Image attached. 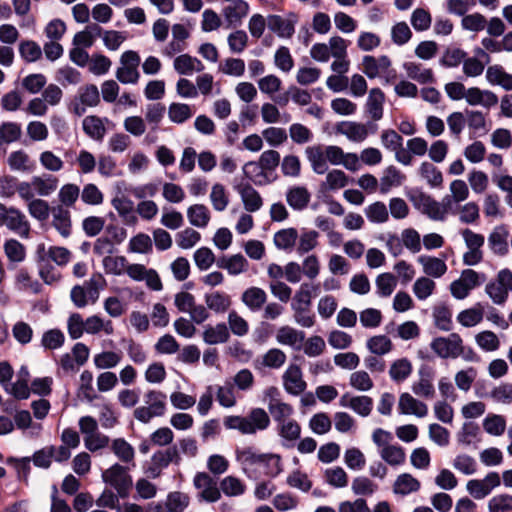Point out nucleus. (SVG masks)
I'll return each instance as SVG.
<instances>
[{
	"instance_id": "obj_1",
	"label": "nucleus",
	"mask_w": 512,
	"mask_h": 512,
	"mask_svg": "<svg viewBox=\"0 0 512 512\" xmlns=\"http://www.w3.org/2000/svg\"><path fill=\"white\" fill-rule=\"evenodd\" d=\"M224 425L227 429L238 430L242 434H255L269 427L270 418L263 408H253L246 416H227Z\"/></svg>"
},
{
	"instance_id": "obj_2",
	"label": "nucleus",
	"mask_w": 512,
	"mask_h": 512,
	"mask_svg": "<svg viewBox=\"0 0 512 512\" xmlns=\"http://www.w3.org/2000/svg\"><path fill=\"white\" fill-rule=\"evenodd\" d=\"M144 405L134 409V418L148 424L153 418L163 417L167 410V395L160 390H148L143 397Z\"/></svg>"
},
{
	"instance_id": "obj_3",
	"label": "nucleus",
	"mask_w": 512,
	"mask_h": 512,
	"mask_svg": "<svg viewBox=\"0 0 512 512\" xmlns=\"http://www.w3.org/2000/svg\"><path fill=\"white\" fill-rule=\"evenodd\" d=\"M280 164V154L276 150H266L259 158V165L261 170L254 176L252 175L250 168L258 170V163L255 161H249L243 166V174L245 178L252 181L255 185L263 186L271 182L267 178V172L274 171Z\"/></svg>"
},
{
	"instance_id": "obj_4",
	"label": "nucleus",
	"mask_w": 512,
	"mask_h": 512,
	"mask_svg": "<svg viewBox=\"0 0 512 512\" xmlns=\"http://www.w3.org/2000/svg\"><path fill=\"white\" fill-rule=\"evenodd\" d=\"M3 226L22 239L30 237L31 225L25 214L15 207L0 203V227Z\"/></svg>"
},
{
	"instance_id": "obj_5",
	"label": "nucleus",
	"mask_w": 512,
	"mask_h": 512,
	"mask_svg": "<svg viewBox=\"0 0 512 512\" xmlns=\"http://www.w3.org/2000/svg\"><path fill=\"white\" fill-rule=\"evenodd\" d=\"M121 66L116 70V78L122 84H136L139 81L140 56L136 51H125L120 57Z\"/></svg>"
},
{
	"instance_id": "obj_6",
	"label": "nucleus",
	"mask_w": 512,
	"mask_h": 512,
	"mask_svg": "<svg viewBox=\"0 0 512 512\" xmlns=\"http://www.w3.org/2000/svg\"><path fill=\"white\" fill-rule=\"evenodd\" d=\"M485 291L493 303L503 305L512 291V272L507 268L500 270L496 280L486 285Z\"/></svg>"
},
{
	"instance_id": "obj_7",
	"label": "nucleus",
	"mask_w": 512,
	"mask_h": 512,
	"mask_svg": "<svg viewBox=\"0 0 512 512\" xmlns=\"http://www.w3.org/2000/svg\"><path fill=\"white\" fill-rule=\"evenodd\" d=\"M103 481L113 487L121 498L129 494L132 487V478L127 469L120 464H114L102 473Z\"/></svg>"
},
{
	"instance_id": "obj_8",
	"label": "nucleus",
	"mask_w": 512,
	"mask_h": 512,
	"mask_svg": "<svg viewBox=\"0 0 512 512\" xmlns=\"http://www.w3.org/2000/svg\"><path fill=\"white\" fill-rule=\"evenodd\" d=\"M193 483L195 488L200 490L198 496L201 500L212 503L220 499V488H218L216 480L209 474L198 472L194 476Z\"/></svg>"
},
{
	"instance_id": "obj_9",
	"label": "nucleus",
	"mask_w": 512,
	"mask_h": 512,
	"mask_svg": "<svg viewBox=\"0 0 512 512\" xmlns=\"http://www.w3.org/2000/svg\"><path fill=\"white\" fill-rule=\"evenodd\" d=\"M462 343V338L457 333H451L448 337H437L431 342V349L440 358H458V347Z\"/></svg>"
},
{
	"instance_id": "obj_10",
	"label": "nucleus",
	"mask_w": 512,
	"mask_h": 512,
	"mask_svg": "<svg viewBox=\"0 0 512 512\" xmlns=\"http://www.w3.org/2000/svg\"><path fill=\"white\" fill-rule=\"evenodd\" d=\"M71 252L61 246H50L46 249L45 244L41 243L36 249V260L38 263L53 261L58 266H65L71 260Z\"/></svg>"
},
{
	"instance_id": "obj_11",
	"label": "nucleus",
	"mask_w": 512,
	"mask_h": 512,
	"mask_svg": "<svg viewBox=\"0 0 512 512\" xmlns=\"http://www.w3.org/2000/svg\"><path fill=\"white\" fill-rule=\"evenodd\" d=\"M234 190L240 195L246 211L257 212L263 206V199L259 192L249 182H234Z\"/></svg>"
},
{
	"instance_id": "obj_12",
	"label": "nucleus",
	"mask_w": 512,
	"mask_h": 512,
	"mask_svg": "<svg viewBox=\"0 0 512 512\" xmlns=\"http://www.w3.org/2000/svg\"><path fill=\"white\" fill-rule=\"evenodd\" d=\"M339 405L351 409L361 417H367L372 412L373 399L366 395L352 396L345 393L341 396Z\"/></svg>"
},
{
	"instance_id": "obj_13",
	"label": "nucleus",
	"mask_w": 512,
	"mask_h": 512,
	"mask_svg": "<svg viewBox=\"0 0 512 512\" xmlns=\"http://www.w3.org/2000/svg\"><path fill=\"white\" fill-rule=\"evenodd\" d=\"M282 379L285 391L294 396L301 394L307 387L302 377L301 368L296 364L289 365Z\"/></svg>"
},
{
	"instance_id": "obj_14",
	"label": "nucleus",
	"mask_w": 512,
	"mask_h": 512,
	"mask_svg": "<svg viewBox=\"0 0 512 512\" xmlns=\"http://www.w3.org/2000/svg\"><path fill=\"white\" fill-rule=\"evenodd\" d=\"M236 460L241 465L244 474L248 478L254 477L253 466L260 465L264 453H259L254 447L237 448Z\"/></svg>"
},
{
	"instance_id": "obj_15",
	"label": "nucleus",
	"mask_w": 512,
	"mask_h": 512,
	"mask_svg": "<svg viewBox=\"0 0 512 512\" xmlns=\"http://www.w3.org/2000/svg\"><path fill=\"white\" fill-rule=\"evenodd\" d=\"M152 464L160 475L162 469L167 468L170 464L180 465L182 458L177 445L169 446L167 449L156 451L151 458Z\"/></svg>"
},
{
	"instance_id": "obj_16",
	"label": "nucleus",
	"mask_w": 512,
	"mask_h": 512,
	"mask_svg": "<svg viewBox=\"0 0 512 512\" xmlns=\"http://www.w3.org/2000/svg\"><path fill=\"white\" fill-rule=\"evenodd\" d=\"M509 231L504 224L496 226L488 236V246L498 256H505L509 252Z\"/></svg>"
},
{
	"instance_id": "obj_17",
	"label": "nucleus",
	"mask_w": 512,
	"mask_h": 512,
	"mask_svg": "<svg viewBox=\"0 0 512 512\" xmlns=\"http://www.w3.org/2000/svg\"><path fill=\"white\" fill-rule=\"evenodd\" d=\"M362 71L369 78L380 77L386 68L391 66V60L386 55L376 58L372 55H365L362 59Z\"/></svg>"
},
{
	"instance_id": "obj_18",
	"label": "nucleus",
	"mask_w": 512,
	"mask_h": 512,
	"mask_svg": "<svg viewBox=\"0 0 512 512\" xmlns=\"http://www.w3.org/2000/svg\"><path fill=\"white\" fill-rule=\"evenodd\" d=\"M465 99L469 105H482L491 108L498 103L497 95L490 90H481L478 87H471L466 90Z\"/></svg>"
},
{
	"instance_id": "obj_19",
	"label": "nucleus",
	"mask_w": 512,
	"mask_h": 512,
	"mask_svg": "<svg viewBox=\"0 0 512 512\" xmlns=\"http://www.w3.org/2000/svg\"><path fill=\"white\" fill-rule=\"evenodd\" d=\"M398 409L400 414H413L419 418L425 417L428 414L427 405L415 399L409 393H402L400 395Z\"/></svg>"
},
{
	"instance_id": "obj_20",
	"label": "nucleus",
	"mask_w": 512,
	"mask_h": 512,
	"mask_svg": "<svg viewBox=\"0 0 512 512\" xmlns=\"http://www.w3.org/2000/svg\"><path fill=\"white\" fill-rule=\"evenodd\" d=\"M105 122H109L108 118L89 115L83 119L82 128L89 138L102 142L106 134Z\"/></svg>"
},
{
	"instance_id": "obj_21",
	"label": "nucleus",
	"mask_w": 512,
	"mask_h": 512,
	"mask_svg": "<svg viewBox=\"0 0 512 512\" xmlns=\"http://www.w3.org/2000/svg\"><path fill=\"white\" fill-rule=\"evenodd\" d=\"M216 265L220 269H225L227 272L236 276L246 272L249 266L247 259L242 254H235L231 256H221L217 259Z\"/></svg>"
},
{
	"instance_id": "obj_22",
	"label": "nucleus",
	"mask_w": 512,
	"mask_h": 512,
	"mask_svg": "<svg viewBox=\"0 0 512 512\" xmlns=\"http://www.w3.org/2000/svg\"><path fill=\"white\" fill-rule=\"evenodd\" d=\"M249 4L245 0H234L231 5H228L223 10V15L228 23V26H238L242 23L249 13Z\"/></svg>"
},
{
	"instance_id": "obj_23",
	"label": "nucleus",
	"mask_w": 512,
	"mask_h": 512,
	"mask_svg": "<svg viewBox=\"0 0 512 512\" xmlns=\"http://www.w3.org/2000/svg\"><path fill=\"white\" fill-rule=\"evenodd\" d=\"M305 154L316 174L322 175L328 171L327 158L321 145L308 146L305 149Z\"/></svg>"
},
{
	"instance_id": "obj_24",
	"label": "nucleus",
	"mask_w": 512,
	"mask_h": 512,
	"mask_svg": "<svg viewBox=\"0 0 512 512\" xmlns=\"http://www.w3.org/2000/svg\"><path fill=\"white\" fill-rule=\"evenodd\" d=\"M311 199V194L304 186L290 187L286 192V201L288 205L297 211L304 210Z\"/></svg>"
},
{
	"instance_id": "obj_25",
	"label": "nucleus",
	"mask_w": 512,
	"mask_h": 512,
	"mask_svg": "<svg viewBox=\"0 0 512 512\" xmlns=\"http://www.w3.org/2000/svg\"><path fill=\"white\" fill-rule=\"evenodd\" d=\"M203 341L208 345L226 343L229 340L230 332L225 323H218L215 326L207 325L204 328Z\"/></svg>"
},
{
	"instance_id": "obj_26",
	"label": "nucleus",
	"mask_w": 512,
	"mask_h": 512,
	"mask_svg": "<svg viewBox=\"0 0 512 512\" xmlns=\"http://www.w3.org/2000/svg\"><path fill=\"white\" fill-rule=\"evenodd\" d=\"M111 204L126 225L133 226L137 223L138 219L134 212L132 200L124 196L115 197L112 199Z\"/></svg>"
},
{
	"instance_id": "obj_27",
	"label": "nucleus",
	"mask_w": 512,
	"mask_h": 512,
	"mask_svg": "<svg viewBox=\"0 0 512 512\" xmlns=\"http://www.w3.org/2000/svg\"><path fill=\"white\" fill-rule=\"evenodd\" d=\"M241 300L250 311L257 312L266 303L267 294L262 288L253 286L242 293Z\"/></svg>"
},
{
	"instance_id": "obj_28",
	"label": "nucleus",
	"mask_w": 512,
	"mask_h": 512,
	"mask_svg": "<svg viewBox=\"0 0 512 512\" xmlns=\"http://www.w3.org/2000/svg\"><path fill=\"white\" fill-rule=\"evenodd\" d=\"M278 435L282 438V445L291 448L300 438L301 427L295 420L282 422L278 424Z\"/></svg>"
},
{
	"instance_id": "obj_29",
	"label": "nucleus",
	"mask_w": 512,
	"mask_h": 512,
	"mask_svg": "<svg viewBox=\"0 0 512 512\" xmlns=\"http://www.w3.org/2000/svg\"><path fill=\"white\" fill-rule=\"evenodd\" d=\"M52 214V226L59 232L62 237L68 238L72 231L70 212L67 209H64L62 206H58L53 209Z\"/></svg>"
},
{
	"instance_id": "obj_30",
	"label": "nucleus",
	"mask_w": 512,
	"mask_h": 512,
	"mask_svg": "<svg viewBox=\"0 0 512 512\" xmlns=\"http://www.w3.org/2000/svg\"><path fill=\"white\" fill-rule=\"evenodd\" d=\"M384 101L385 95L380 88L370 90L366 102V111L374 121L382 119Z\"/></svg>"
},
{
	"instance_id": "obj_31",
	"label": "nucleus",
	"mask_w": 512,
	"mask_h": 512,
	"mask_svg": "<svg viewBox=\"0 0 512 512\" xmlns=\"http://www.w3.org/2000/svg\"><path fill=\"white\" fill-rule=\"evenodd\" d=\"M305 339V333L290 326L280 327L276 334L279 344L288 345L299 349Z\"/></svg>"
},
{
	"instance_id": "obj_32",
	"label": "nucleus",
	"mask_w": 512,
	"mask_h": 512,
	"mask_svg": "<svg viewBox=\"0 0 512 512\" xmlns=\"http://www.w3.org/2000/svg\"><path fill=\"white\" fill-rule=\"evenodd\" d=\"M338 132L345 135L349 140L362 142L368 136L367 125L357 122L345 121L338 128Z\"/></svg>"
},
{
	"instance_id": "obj_33",
	"label": "nucleus",
	"mask_w": 512,
	"mask_h": 512,
	"mask_svg": "<svg viewBox=\"0 0 512 512\" xmlns=\"http://www.w3.org/2000/svg\"><path fill=\"white\" fill-rule=\"evenodd\" d=\"M418 261L423 266L424 273L430 277L440 278L447 271V265L443 259L422 255Z\"/></svg>"
},
{
	"instance_id": "obj_34",
	"label": "nucleus",
	"mask_w": 512,
	"mask_h": 512,
	"mask_svg": "<svg viewBox=\"0 0 512 512\" xmlns=\"http://www.w3.org/2000/svg\"><path fill=\"white\" fill-rule=\"evenodd\" d=\"M204 300L207 308L217 314L225 313L231 305L230 296L220 291L206 293L204 295Z\"/></svg>"
},
{
	"instance_id": "obj_35",
	"label": "nucleus",
	"mask_w": 512,
	"mask_h": 512,
	"mask_svg": "<svg viewBox=\"0 0 512 512\" xmlns=\"http://www.w3.org/2000/svg\"><path fill=\"white\" fill-rule=\"evenodd\" d=\"M6 465L15 470L16 478L18 481L29 484V476L31 472V458L30 457H8L5 460Z\"/></svg>"
},
{
	"instance_id": "obj_36",
	"label": "nucleus",
	"mask_w": 512,
	"mask_h": 512,
	"mask_svg": "<svg viewBox=\"0 0 512 512\" xmlns=\"http://www.w3.org/2000/svg\"><path fill=\"white\" fill-rule=\"evenodd\" d=\"M484 309V305L477 302L473 307L461 311L457 321L464 327H474L483 320Z\"/></svg>"
},
{
	"instance_id": "obj_37",
	"label": "nucleus",
	"mask_w": 512,
	"mask_h": 512,
	"mask_svg": "<svg viewBox=\"0 0 512 512\" xmlns=\"http://www.w3.org/2000/svg\"><path fill=\"white\" fill-rule=\"evenodd\" d=\"M420 482L409 473L400 474L393 485V492L402 496L419 491Z\"/></svg>"
},
{
	"instance_id": "obj_38",
	"label": "nucleus",
	"mask_w": 512,
	"mask_h": 512,
	"mask_svg": "<svg viewBox=\"0 0 512 512\" xmlns=\"http://www.w3.org/2000/svg\"><path fill=\"white\" fill-rule=\"evenodd\" d=\"M298 239V232L295 228H285L274 234V244L279 250L291 252Z\"/></svg>"
},
{
	"instance_id": "obj_39",
	"label": "nucleus",
	"mask_w": 512,
	"mask_h": 512,
	"mask_svg": "<svg viewBox=\"0 0 512 512\" xmlns=\"http://www.w3.org/2000/svg\"><path fill=\"white\" fill-rule=\"evenodd\" d=\"M35 193L39 196H49L58 187V179L51 174L32 177Z\"/></svg>"
},
{
	"instance_id": "obj_40",
	"label": "nucleus",
	"mask_w": 512,
	"mask_h": 512,
	"mask_svg": "<svg viewBox=\"0 0 512 512\" xmlns=\"http://www.w3.org/2000/svg\"><path fill=\"white\" fill-rule=\"evenodd\" d=\"M22 135V128L16 122H3L0 125V151H5L4 146L18 141Z\"/></svg>"
},
{
	"instance_id": "obj_41",
	"label": "nucleus",
	"mask_w": 512,
	"mask_h": 512,
	"mask_svg": "<svg viewBox=\"0 0 512 512\" xmlns=\"http://www.w3.org/2000/svg\"><path fill=\"white\" fill-rule=\"evenodd\" d=\"M268 28L281 38H290L295 32L294 23L279 15L268 17Z\"/></svg>"
},
{
	"instance_id": "obj_42",
	"label": "nucleus",
	"mask_w": 512,
	"mask_h": 512,
	"mask_svg": "<svg viewBox=\"0 0 512 512\" xmlns=\"http://www.w3.org/2000/svg\"><path fill=\"white\" fill-rule=\"evenodd\" d=\"M187 217L191 225L205 228L210 221V212L203 204H194L187 209Z\"/></svg>"
},
{
	"instance_id": "obj_43",
	"label": "nucleus",
	"mask_w": 512,
	"mask_h": 512,
	"mask_svg": "<svg viewBox=\"0 0 512 512\" xmlns=\"http://www.w3.org/2000/svg\"><path fill=\"white\" fill-rule=\"evenodd\" d=\"M405 180V176L395 167L389 166L385 169L380 182V191L385 194L390 191L392 187L400 186Z\"/></svg>"
},
{
	"instance_id": "obj_44",
	"label": "nucleus",
	"mask_w": 512,
	"mask_h": 512,
	"mask_svg": "<svg viewBox=\"0 0 512 512\" xmlns=\"http://www.w3.org/2000/svg\"><path fill=\"white\" fill-rule=\"evenodd\" d=\"M404 68L409 78L419 82L420 84H427L434 82V75L431 69H426L414 62H407Z\"/></svg>"
},
{
	"instance_id": "obj_45",
	"label": "nucleus",
	"mask_w": 512,
	"mask_h": 512,
	"mask_svg": "<svg viewBox=\"0 0 512 512\" xmlns=\"http://www.w3.org/2000/svg\"><path fill=\"white\" fill-rule=\"evenodd\" d=\"M379 455L387 464L399 466L405 462V450L399 445H390L379 450Z\"/></svg>"
},
{
	"instance_id": "obj_46",
	"label": "nucleus",
	"mask_w": 512,
	"mask_h": 512,
	"mask_svg": "<svg viewBox=\"0 0 512 512\" xmlns=\"http://www.w3.org/2000/svg\"><path fill=\"white\" fill-rule=\"evenodd\" d=\"M260 466H263L264 474L270 478H276L283 472L281 457L278 454L264 453Z\"/></svg>"
},
{
	"instance_id": "obj_47",
	"label": "nucleus",
	"mask_w": 512,
	"mask_h": 512,
	"mask_svg": "<svg viewBox=\"0 0 512 512\" xmlns=\"http://www.w3.org/2000/svg\"><path fill=\"white\" fill-rule=\"evenodd\" d=\"M4 253L10 262L20 263L26 258V248L16 239H8L5 241Z\"/></svg>"
},
{
	"instance_id": "obj_48",
	"label": "nucleus",
	"mask_w": 512,
	"mask_h": 512,
	"mask_svg": "<svg viewBox=\"0 0 512 512\" xmlns=\"http://www.w3.org/2000/svg\"><path fill=\"white\" fill-rule=\"evenodd\" d=\"M8 164L11 170L22 172L31 171L34 166L28 154L23 150L12 152L8 157Z\"/></svg>"
},
{
	"instance_id": "obj_49",
	"label": "nucleus",
	"mask_w": 512,
	"mask_h": 512,
	"mask_svg": "<svg viewBox=\"0 0 512 512\" xmlns=\"http://www.w3.org/2000/svg\"><path fill=\"white\" fill-rule=\"evenodd\" d=\"M366 346L372 354L379 356L389 353L393 348L390 338L386 335H377L369 338Z\"/></svg>"
},
{
	"instance_id": "obj_50",
	"label": "nucleus",
	"mask_w": 512,
	"mask_h": 512,
	"mask_svg": "<svg viewBox=\"0 0 512 512\" xmlns=\"http://www.w3.org/2000/svg\"><path fill=\"white\" fill-rule=\"evenodd\" d=\"M220 490L229 497H237L244 494L245 484L235 476H226L220 482Z\"/></svg>"
},
{
	"instance_id": "obj_51",
	"label": "nucleus",
	"mask_w": 512,
	"mask_h": 512,
	"mask_svg": "<svg viewBox=\"0 0 512 512\" xmlns=\"http://www.w3.org/2000/svg\"><path fill=\"white\" fill-rule=\"evenodd\" d=\"M419 174L431 187H440L443 183L441 171L430 162H423L421 164Z\"/></svg>"
},
{
	"instance_id": "obj_52",
	"label": "nucleus",
	"mask_w": 512,
	"mask_h": 512,
	"mask_svg": "<svg viewBox=\"0 0 512 512\" xmlns=\"http://www.w3.org/2000/svg\"><path fill=\"white\" fill-rule=\"evenodd\" d=\"M364 212L367 219L372 223H385L389 219L387 207L381 201H376L368 205Z\"/></svg>"
},
{
	"instance_id": "obj_53",
	"label": "nucleus",
	"mask_w": 512,
	"mask_h": 512,
	"mask_svg": "<svg viewBox=\"0 0 512 512\" xmlns=\"http://www.w3.org/2000/svg\"><path fill=\"white\" fill-rule=\"evenodd\" d=\"M111 449L120 461L125 463L133 462L135 451L130 443L123 438L113 440Z\"/></svg>"
},
{
	"instance_id": "obj_54",
	"label": "nucleus",
	"mask_w": 512,
	"mask_h": 512,
	"mask_svg": "<svg viewBox=\"0 0 512 512\" xmlns=\"http://www.w3.org/2000/svg\"><path fill=\"white\" fill-rule=\"evenodd\" d=\"M318 237L319 233L317 231L302 229L300 236L298 235V254L303 255L313 250L318 244Z\"/></svg>"
},
{
	"instance_id": "obj_55",
	"label": "nucleus",
	"mask_w": 512,
	"mask_h": 512,
	"mask_svg": "<svg viewBox=\"0 0 512 512\" xmlns=\"http://www.w3.org/2000/svg\"><path fill=\"white\" fill-rule=\"evenodd\" d=\"M485 432L493 436H501L506 429V420L502 415L488 414L483 420Z\"/></svg>"
},
{
	"instance_id": "obj_56",
	"label": "nucleus",
	"mask_w": 512,
	"mask_h": 512,
	"mask_svg": "<svg viewBox=\"0 0 512 512\" xmlns=\"http://www.w3.org/2000/svg\"><path fill=\"white\" fill-rule=\"evenodd\" d=\"M412 372V365L406 358L394 361L390 367L389 375L395 382H402L409 377Z\"/></svg>"
},
{
	"instance_id": "obj_57",
	"label": "nucleus",
	"mask_w": 512,
	"mask_h": 512,
	"mask_svg": "<svg viewBox=\"0 0 512 512\" xmlns=\"http://www.w3.org/2000/svg\"><path fill=\"white\" fill-rule=\"evenodd\" d=\"M19 53L22 59L28 63L35 62L42 55L41 47L32 40H24L19 44Z\"/></svg>"
},
{
	"instance_id": "obj_58",
	"label": "nucleus",
	"mask_w": 512,
	"mask_h": 512,
	"mask_svg": "<svg viewBox=\"0 0 512 512\" xmlns=\"http://www.w3.org/2000/svg\"><path fill=\"white\" fill-rule=\"evenodd\" d=\"M396 285L397 281L392 273H382L376 278L377 294L381 297H389L393 293Z\"/></svg>"
},
{
	"instance_id": "obj_59",
	"label": "nucleus",
	"mask_w": 512,
	"mask_h": 512,
	"mask_svg": "<svg viewBox=\"0 0 512 512\" xmlns=\"http://www.w3.org/2000/svg\"><path fill=\"white\" fill-rule=\"evenodd\" d=\"M193 259L195 265L200 271L208 270L217 261L213 251L210 248L204 246L198 248L194 252Z\"/></svg>"
},
{
	"instance_id": "obj_60",
	"label": "nucleus",
	"mask_w": 512,
	"mask_h": 512,
	"mask_svg": "<svg viewBox=\"0 0 512 512\" xmlns=\"http://www.w3.org/2000/svg\"><path fill=\"white\" fill-rule=\"evenodd\" d=\"M268 410L277 424L287 421L286 418L290 417L294 412L293 407L290 404L282 401L269 402Z\"/></svg>"
},
{
	"instance_id": "obj_61",
	"label": "nucleus",
	"mask_w": 512,
	"mask_h": 512,
	"mask_svg": "<svg viewBox=\"0 0 512 512\" xmlns=\"http://www.w3.org/2000/svg\"><path fill=\"white\" fill-rule=\"evenodd\" d=\"M188 505V495L179 491L170 492L165 503L168 512H183Z\"/></svg>"
},
{
	"instance_id": "obj_62",
	"label": "nucleus",
	"mask_w": 512,
	"mask_h": 512,
	"mask_svg": "<svg viewBox=\"0 0 512 512\" xmlns=\"http://www.w3.org/2000/svg\"><path fill=\"white\" fill-rule=\"evenodd\" d=\"M192 115L193 112L188 104L172 103L168 108V116L173 123H184L190 119Z\"/></svg>"
},
{
	"instance_id": "obj_63",
	"label": "nucleus",
	"mask_w": 512,
	"mask_h": 512,
	"mask_svg": "<svg viewBox=\"0 0 512 512\" xmlns=\"http://www.w3.org/2000/svg\"><path fill=\"white\" fill-rule=\"evenodd\" d=\"M65 342V335L59 329H50L43 333L41 345L45 349L56 350L61 348Z\"/></svg>"
},
{
	"instance_id": "obj_64",
	"label": "nucleus",
	"mask_w": 512,
	"mask_h": 512,
	"mask_svg": "<svg viewBox=\"0 0 512 512\" xmlns=\"http://www.w3.org/2000/svg\"><path fill=\"white\" fill-rule=\"evenodd\" d=\"M489 512L512 511V495L500 494L492 497L488 503Z\"/></svg>"
}]
</instances>
